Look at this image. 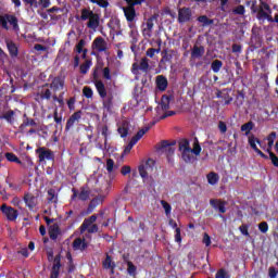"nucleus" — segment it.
Returning <instances> with one entry per match:
<instances>
[{
  "label": "nucleus",
  "instance_id": "13",
  "mask_svg": "<svg viewBox=\"0 0 278 278\" xmlns=\"http://www.w3.org/2000/svg\"><path fill=\"white\" fill-rule=\"evenodd\" d=\"M102 266L106 270H111V274L114 275V268H116V264L112 261V257H110V255H108L106 258L103 261Z\"/></svg>",
  "mask_w": 278,
  "mask_h": 278
},
{
  "label": "nucleus",
  "instance_id": "32",
  "mask_svg": "<svg viewBox=\"0 0 278 278\" xmlns=\"http://www.w3.org/2000/svg\"><path fill=\"white\" fill-rule=\"evenodd\" d=\"M147 131H149V128H143L140 129L137 135L131 139V140H136V144L138 143V140H141V138L144 136V134H147Z\"/></svg>",
  "mask_w": 278,
  "mask_h": 278
},
{
  "label": "nucleus",
  "instance_id": "56",
  "mask_svg": "<svg viewBox=\"0 0 278 278\" xmlns=\"http://www.w3.org/2000/svg\"><path fill=\"white\" fill-rule=\"evenodd\" d=\"M131 173V167L124 166L122 167V175H129Z\"/></svg>",
  "mask_w": 278,
  "mask_h": 278
},
{
  "label": "nucleus",
  "instance_id": "35",
  "mask_svg": "<svg viewBox=\"0 0 278 278\" xmlns=\"http://www.w3.org/2000/svg\"><path fill=\"white\" fill-rule=\"evenodd\" d=\"M84 45H85L84 40H80L78 42V45L76 46V51H77V53L83 52V58H86V50H84Z\"/></svg>",
  "mask_w": 278,
  "mask_h": 278
},
{
  "label": "nucleus",
  "instance_id": "15",
  "mask_svg": "<svg viewBox=\"0 0 278 278\" xmlns=\"http://www.w3.org/2000/svg\"><path fill=\"white\" fill-rule=\"evenodd\" d=\"M64 88V80L62 78H54L51 84V90L58 92V90H62Z\"/></svg>",
  "mask_w": 278,
  "mask_h": 278
},
{
  "label": "nucleus",
  "instance_id": "16",
  "mask_svg": "<svg viewBox=\"0 0 278 278\" xmlns=\"http://www.w3.org/2000/svg\"><path fill=\"white\" fill-rule=\"evenodd\" d=\"M7 47L12 58H16V55H18V48L16 47V43L11 40H7Z\"/></svg>",
  "mask_w": 278,
  "mask_h": 278
},
{
  "label": "nucleus",
  "instance_id": "6",
  "mask_svg": "<svg viewBox=\"0 0 278 278\" xmlns=\"http://www.w3.org/2000/svg\"><path fill=\"white\" fill-rule=\"evenodd\" d=\"M97 222V216L92 215L90 218L85 219L83 227H81V231H85V229H87V231H89V233H94V231H97V225H94V223Z\"/></svg>",
  "mask_w": 278,
  "mask_h": 278
},
{
  "label": "nucleus",
  "instance_id": "34",
  "mask_svg": "<svg viewBox=\"0 0 278 278\" xmlns=\"http://www.w3.org/2000/svg\"><path fill=\"white\" fill-rule=\"evenodd\" d=\"M135 144H136V140H130V142L124 149L123 155H129V153H131V149H134Z\"/></svg>",
  "mask_w": 278,
  "mask_h": 278
},
{
  "label": "nucleus",
  "instance_id": "11",
  "mask_svg": "<svg viewBox=\"0 0 278 278\" xmlns=\"http://www.w3.org/2000/svg\"><path fill=\"white\" fill-rule=\"evenodd\" d=\"M190 16H192L190 9H181L178 13V21L180 23H186L187 21H190Z\"/></svg>",
  "mask_w": 278,
  "mask_h": 278
},
{
  "label": "nucleus",
  "instance_id": "59",
  "mask_svg": "<svg viewBox=\"0 0 278 278\" xmlns=\"http://www.w3.org/2000/svg\"><path fill=\"white\" fill-rule=\"evenodd\" d=\"M13 116H14V112H13V111H10V112H8V113L4 115V117L7 118V121H10V122H12Z\"/></svg>",
  "mask_w": 278,
  "mask_h": 278
},
{
  "label": "nucleus",
  "instance_id": "12",
  "mask_svg": "<svg viewBox=\"0 0 278 278\" xmlns=\"http://www.w3.org/2000/svg\"><path fill=\"white\" fill-rule=\"evenodd\" d=\"M25 203L29 210H34L36 205H38V199L31 194H26L25 195Z\"/></svg>",
  "mask_w": 278,
  "mask_h": 278
},
{
  "label": "nucleus",
  "instance_id": "46",
  "mask_svg": "<svg viewBox=\"0 0 278 278\" xmlns=\"http://www.w3.org/2000/svg\"><path fill=\"white\" fill-rule=\"evenodd\" d=\"M268 153H269V157H270L271 163L274 164V166L278 167V157H277V155H275V153H273V152H268Z\"/></svg>",
  "mask_w": 278,
  "mask_h": 278
},
{
  "label": "nucleus",
  "instance_id": "61",
  "mask_svg": "<svg viewBox=\"0 0 278 278\" xmlns=\"http://www.w3.org/2000/svg\"><path fill=\"white\" fill-rule=\"evenodd\" d=\"M34 49L35 51H46L47 48H45V46L41 45H35Z\"/></svg>",
  "mask_w": 278,
  "mask_h": 278
},
{
  "label": "nucleus",
  "instance_id": "39",
  "mask_svg": "<svg viewBox=\"0 0 278 278\" xmlns=\"http://www.w3.org/2000/svg\"><path fill=\"white\" fill-rule=\"evenodd\" d=\"M258 229L262 233H267L268 231V223L266 222H262L261 224H258Z\"/></svg>",
  "mask_w": 278,
  "mask_h": 278
},
{
  "label": "nucleus",
  "instance_id": "41",
  "mask_svg": "<svg viewBox=\"0 0 278 278\" xmlns=\"http://www.w3.org/2000/svg\"><path fill=\"white\" fill-rule=\"evenodd\" d=\"M175 242H178V244H181V229L176 228L175 230Z\"/></svg>",
  "mask_w": 278,
  "mask_h": 278
},
{
  "label": "nucleus",
  "instance_id": "4",
  "mask_svg": "<svg viewBox=\"0 0 278 278\" xmlns=\"http://www.w3.org/2000/svg\"><path fill=\"white\" fill-rule=\"evenodd\" d=\"M248 144L251 147V149H253L256 155H260V157H263L264 160H266V154H264V152H262V150L257 148V144L258 147H261V149H264V150H266V147L262 144V141H260V139L255 137V135H250L248 137Z\"/></svg>",
  "mask_w": 278,
  "mask_h": 278
},
{
  "label": "nucleus",
  "instance_id": "38",
  "mask_svg": "<svg viewBox=\"0 0 278 278\" xmlns=\"http://www.w3.org/2000/svg\"><path fill=\"white\" fill-rule=\"evenodd\" d=\"M239 231H241L242 236H245V238H249V226L248 225H241L239 227Z\"/></svg>",
  "mask_w": 278,
  "mask_h": 278
},
{
  "label": "nucleus",
  "instance_id": "33",
  "mask_svg": "<svg viewBox=\"0 0 278 278\" xmlns=\"http://www.w3.org/2000/svg\"><path fill=\"white\" fill-rule=\"evenodd\" d=\"M90 66H92V61H86L83 65H80V73H88V71H90Z\"/></svg>",
  "mask_w": 278,
  "mask_h": 278
},
{
  "label": "nucleus",
  "instance_id": "58",
  "mask_svg": "<svg viewBox=\"0 0 278 278\" xmlns=\"http://www.w3.org/2000/svg\"><path fill=\"white\" fill-rule=\"evenodd\" d=\"M156 51H157V50H155V49H153V48L148 49V51H147L148 58H153V55H155V52H156Z\"/></svg>",
  "mask_w": 278,
  "mask_h": 278
},
{
  "label": "nucleus",
  "instance_id": "25",
  "mask_svg": "<svg viewBox=\"0 0 278 278\" xmlns=\"http://www.w3.org/2000/svg\"><path fill=\"white\" fill-rule=\"evenodd\" d=\"M138 68H140V71H147V68H149V61L147 59H142L139 66L136 63L132 65L134 71H138Z\"/></svg>",
  "mask_w": 278,
  "mask_h": 278
},
{
  "label": "nucleus",
  "instance_id": "43",
  "mask_svg": "<svg viewBox=\"0 0 278 278\" xmlns=\"http://www.w3.org/2000/svg\"><path fill=\"white\" fill-rule=\"evenodd\" d=\"M91 3H97L100 8H108V1L105 0H90Z\"/></svg>",
  "mask_w": 278,
  "mask_h": 278
},
{
  "label": "nucleus",
  "instance_id": "19",
  "mask_svg": "<svg viewBox=\"0 0 278 278\" xmlns=\"http://www.w3.org/2000/svg\"><path fill=\"white\" fill-rule=\"evenodd\" d=\"M206 179H207V182L210 184V186H216V184H218L220 177L218 176V174L211 172L210 174H207Z\"/></svg>",
  "mask_w": 278,
  "mask_h": 278
},
{
  "label": "nucleus",
  "instance_id": "14",
  "mask_svg": "<svg viewBox=\"0 0 278 278\" xmlns=\"http://www.w3.org/2000/svg\"><path fill=\"white\" fill-rule=\"evenodd\" d=\"M37 153L39 154V161L40 162H45V160H51V157H52L51 151H49L45 148L38 149Z\"/></svg>",
  "mask_w": 278,
  "mask_h": 278
},
{
  "label": "nucleus",
  "instance_id": "53",
  "mask_svg": "<svg viewBox=\"0 0 278 278\" xmlns=\"http://www.w3.org/2000/svg\"><path fill=\"white\" fill-rule=\"evenodd\" d=\"M235 14H244V7L239 5L233 10Z\"/></svg>",
  "mask_w": 278,
  "mask_h": 278
},
{
  "label": "nucleus",
  "instance_id": "20",
  "mask_svg": "<svg viewBox=\"0 0 278 278\" xmlns=\"http://www.w3.org/2000/svg\"><path fill=\"white\" fill-rule=\"evenodd\" d=\"M156 86L159 90H166V88H168V80H166L164 76H157Z\"/></svg>",
  "mask_w": 278,
  "mask_h": 278
},
{
  "label": "nucleus",
  "instance_id": "36",
  "mask_svg": "<svg viewBox=\"0 0 278 278\" xmlns=\"http://www.w3.org/2000/svg\"><path fill=\"white\" fill-rule=\"evenodd\" d=\"M81 118V113H75L72 115V117L68 119L67 125H74L75 121H79Z\"/></svg>",
  "mask_w": 278,
  "mask_h": 278
},
{
  "label": "nucleus",
  "instance_id": "3",
  "mask_svg": "<svg viewBox=\"0 0 278 278\" xmlns=\"http://www.w3.org/2000/svg\"><path fill=\"white\" fill-rule=\"evenodd\" d=\"M0 25H2L3 29L18 31V20L14 15H0Z\"/></svg>",
  "mask_w": 278,
  "mask_h": 278
},
{
  "label": "nucleus",
  "instance_id": "40",
  "mask_svg": "<svg viewBox=\"0 0 278 278\" xmlns=\"http://www.w3.org/2000/svg\"><path fill=\"white\" fill-rule=\"evenodd\" d=\"M216 278H229V273H227L225 269H219L216 273Z\"/></svg>",
  "mask_w": 278,
  "mask_h": 278
},
{
  "label": "nucleus",
  "instance_id": "21",
  "mask_svg": "<svg viewBox=\"0 0 278 278\" xmlns=\"http://www.w3.org/2000/svg\"><path fill=\"white\" fill-rule=\"evenodd\" d=\"M49 233L52 240L58 239V236H60V227L58 226V224H53L50 226Z\"/></svg>",
  "mask_w": 278,
  "mask_h": 278
},
{
  "label": "nucleus",
  "instance_id": "10",
  "mask_svg": "<svg viewBox=\"0 0 278 278\" xmlns=\"http://www.w3.org/2000/svg\"><path fill=\"white\" fill-rule=\"evenodd\" d=\"M139 173L142 179H147V177L150 176L151 173H153V167L151 166V163L148 162L144 166L140 167Z\"/></svg>",
  "mask_w": 278,
  "mask_h": 278
},
{
  "label": "nucleus",
  "instance_id": "17",
  "mask_svg": "<svg viewBox=\"0 0 278 278\" xmlns=\"http://www.w3.org/2000/svg\"><path fill=\"white\" fill-rule=\"evenodd\" d=\"M277 138V134L276 132H271L266 137L267 140V149H265L267 151V153H270L273 151V144H275V139Z\"/></svg>",
  "mask_w": 278,
  "mask_h": 278
},
{
  "label": "nucleus",
  "instance_id": "45",
  "mask_svg": "<svg viewBox=\"0 0 278 278\" xmlns=\"http://www.w3.org/2000/svg\"><path fill=\"white\" fill-rule=\"evenodd\" d=\"M198 21H199V23H202V25H210V23H211L210 20L207 18V16H205V15L198 17Z\"/></svg>",
  "mask_w": 278,
  "mask_h": 278
},
{
  "label": "nucleus",
  "instance_id": "29",
  "mask_svg": "<svg viewBox=\"0 0 278 278\" xmlns=\"http://www.w3.org/2000/svg\"><path fill=\"white\" fill-rule=\"evenodd\" d=\"M161 205L165 212V215L170 216V212H173V206H170V204H168V202L164 200L161 201Z\"/></svg>",
  "mask_w": 278,
  "mask_h": 278
},
{
  "label": "nucleus",
  "instance_id": "2",
  "mask_svg": "<svg viewBox=\"0 0 278 278\" xmlns=\"http://www.w3.org/2000/svg\"><path fill=\"white\" fill-rule=\"evenodd\" d=\"M80 18L83 21H88L87 27H89L90 29H97V27H99V14L88 9L81 11Z\"/></svg>",
  "mask_w": 278,
  "mask_h": 278
},
{
  "label": "nucleus",
  "instance_id": "5",
  "mask_svg": "<svg viewBox=\"0 0 278 278\" xmlns=\"http://www.w3.org/2000/svg\"><path fill=\"white\" fill-rule=\"evenodd\" d=\"M170 108V99L164 96L161 100V103L156 108V112L161 115V118H166L167 116H173V112H166Z\"/></svg>",
  "mask_w": 278,
  "mask_h": 278
},
{
  "label": "nucleus",
  "instance_id": "44",
  "mask_svg": "<svg viewBox=\"0 0 278 278\" xmlns=\"http://www.w3.org/2000/svg\"><path fill=\"white\" fill-rule=\"evenodd\" d=\"M84 96L87 97V99L92 98V89H90L89 87H85L83 89Z\"/></svg>",
  "mask_w": 278,
  "mask_h": 278
},
{
  "label": "nucleus",
  "instance_id": "9",
  "mask_svg": "<svg viewBox=\"0 0 278 278\" xmlns=\"http://www.w3.org/2000/svg\"><path fill=\"white\" fill-rule=\"evenodd\" d=\"M210 203H211L212 207H214L220 214H225V212H227V208H225V202L224 201L211 200Z\"/></svg>",
  "mask_w": 278,
  "mask_h": 278
},
{
  "label": "nucleus",
  "instance_id": "24",
  "mask_svg": "<svg viewBox=\"0 0 278 278\" xmlns=\"http://www.w3.org/2000/svg\"><path fill=\"white\" fill-rule=\"evenodd\" d=\"M96 88L100 97H102V99H104V97H108V92L105 91V85H103V81L101 80L96 81Z\"/></svg>",
  "mask_w": 278,
  "mask_h": 278
},
{
  "label": "nucleus",
  "instance_id": "55",
  "mask_svg": "<svg viewBox=\"0 0 278 278\" xmlns=\"http://www.w3.org/2000/svg\"><path fill=\"white\" fill-rule=\"evenodd\" d=\"M103 77H104L105 79H112V76L110 75V68L105 67V68L103 70Z\"/></svg>",
  "mask_w": 278,
  "mask_h": 278
},
{
  "label": "nucleus",
  "instance_id": "30",
  "mask_svg": "<svg viewBox=\"0 0 278 278\" xmlns=\"http://www.w3.org/2000/svg\"><path fill=\"white\" fill-rule=\"evenodd\" d=\"M211 68L214 73H218L220 68H223V62L218 60L214 61L211 65Z\"/></svg>",
  "mask_w": 278,
  "mask_h": 278
},
{
  "label": "nucleus",
  "instance_id": "62",
  "mask_svg": "<svg viewBox=\"0 0 278 278\" xmlns=\"http://www.w3.org/2000/svg\"><path fill=\"white\" fill-rule=\"evenodd\" d=\"M169 226H172L173 229H175V231L178 229L177 228V222L174 219H169Z\"/></svg>",
  "mask_w": 278,
  "mask_h": 278
},
{
  "label": "nucleus",
  "instance_id": "28",
  "mask_svg": "<svg viewBox=\"0 0 278 278\" xmlns=\"http://www.w3.org/2000/svg\"><path fill=\"white\" fill-rule=\"evenodd\" d=\"M75 251H84L86 249V242L81 239H76L73 243Z\"/></svg>",
  "mask_w": 278,
  "mask_h": 278
},
{
  "label": "nucleus",
  "instance_id": "63",
  "mask_svg": "<svg viewBox=\"0 0 278 278\" xmlns=\"http://www.w3.org/2000/svg\"><path fill=\"white\" fill-rule=\"evenodd\" d=\"M241 50H242V48H241L240 46H238V45H235V46L232 47L233 53H240Z\"/></svg>",
  "mask_w": 278,
  "mask_h": 278
},
{
  "label": "nucleus",
  "instance_id": "48",
  "mask_svg": "<svg viewBox=\"0 0 278 278\" xmlns=\"http://www.w3.org/2000/svg\"><path fill=\"white\" fill-rule=\"evenodd\" d=\"M30 8H38V0H24Z\"/></svg>",
  "mask_w": 278,
  "mask_h": 278
},
{
  "label": "nucleus",
  "instance_id": "64",
  "mask_svg": "<svg viewBox=\"0 0 278 278\" xmlns=\"http://www.w3.org/2000/svg\"><path fill=\"white\" fill-rule=\"evenodd\" d=\"M20 253L24 256V257H29V252L27 251V249H22L20 251Z\"/></svg>",
  "mask_w": 278,
  "mask_h": 278
},
{
  "label": "nucleus",
  "instance_id": "18",
  "mask_svg": "<svg viewBox=\"0 0 278 278\" xmlns=\"http://www.w3.org/2000/svg\"><path fill=\"white\" fill-rule=\"evenodd\" d=\"M124 13H125L127 21H134V18H136V10L134 9V5L124 8Z\"/></svg>",
  "mask_w": 278,
  "mask_h": 278
},
{
  "label": "nucleus",
  "instance_id": "42",
  "mask_svg": "<svg viewBox=\"0 0 278 278\" xmlns=\"http://www.w3.org/2000/svg\"><path fill=\"white\" fill-rule=\"evenodd\" d=\"M106 170L109 173H112L114 170V161L112 159H109L106 161Z\"/></svg>",
  "mask_w": 278,
  "mask_h": 278
},
{
  "label": "nucleus",
  "instance_id": "49",
  "mask_svg": "<svg viewBox=\"0 0 278 278\" xmlns=\"http://www.w3.org/2000/svg\"><path fill=\"white\" fill-rule=\"evenodd\" d=\"M51 97V91L49 89H43L41 92V99H49Z\"/></svg>",
  "mask_w": 278,
  "mask_h": 278
},
{
  "label": "nucleus",
  "instance_id": "57",
  "mask_svg": "<svg viewBox=\"0 0 278 278\" xmlns=\"http://www.w3.org/2000/svg\"><path fill=\"white\" fill-rule=\"evenodd\" d=\"M153 29V21H148L146 25V31H152Z\"/></svg>",
  "mask_w": 278,
  "mask_h": 278
},
{
  "label": "nucleus",
  "instance_id": "27",
  "mask_svg": "<svg viewBox=\"0 0 278 278\" xmlns=\"http://www.w3.org/2000/svg\"><path fill=\"white\" fill-rule=\"evenodd\" d=\"M203 53H205V48L195 46L191 52V55L192 58H201Z\"/></svg>",
  "mask_w": 278,
  "mask_h": 278
},
{
  "label": "nucleus",
  "instance_id": "22",
  "mask_svg": "<svg viewBox=\"0 0 278 278\" xmlns=\"http://www.w3.org/2000/svg\"><path fill=\"white\" fill-rule=\"evenodd\" d=\"M4 156L7 157L8 162H14L15 164H20V166H25V164H23V162H21V160H18V156H16L12 152H7L4 154Z\"/></svg>",
  "mask_w": 278,
  "mask_h": 278
},
{
  "label": "nucleus",
  "instance_id": "60",
  "mask_svg": "<svg viewBox=\"0 0 278 278\" xmlns=\"http://www.w3.org/2000/svg\"><path fill=\"white\" fill-rule=\"evenodd\" d=\"M40 5L42 8H49V5H51V2L49 0H40Z\"/></svg>",
  "mask_w": 278,
  "mask_h": 278
},
{
  "label": "nucleus",
  "instance_id": "37",
  "mask_svg": "<svg viewBox=\"0 0 278 278\" xmlns=\"http://www.w3.org/2000/svg\"><path fill=\"white\" fill-rule=\"evenodd\" d=\"M88 197H90V192H88V190H86V189H83L78 193V199H80V201H86V199H88Z\"/></svg>",
  "mask_w": 278,
  "mask_h": 278
},
{
  "label": "nucleus",
  "instance_id": "47",
  "mask_svg": "<svg viewBox=\"0 0 278 278\" xmlns=\"http://www.w3.org/2000/svg\"><path fill=\"white\" fill-rule=\"evenodd\" d=\"M203 244H205V247H210L212 244V239L207 233H205L203 237Z\"/></svg>",
  "mask_w": 278,
  "mask_h": 278
},
{
  "label": "nucleus",
  "instance_id": "31",
  "mask_svg": "<svg viewBox=\"0 0 278 278\" xmlns=\"http://www.w3.org/2000/svg\"><path fill=\"white\" fill-rule=\"evenodd\" d=\"M258 16H260V18L273 22V17H270V11L261 10L260 13H258Z\"/></svg>",
  "mask_w": 278,
  "mask_h": 278
},
{
  "label": "nucleus",
  "instance_id": "26",
  "mask_svg": "<svg viewBox=\"0 0 278 278\" xmlns=\"http://www.w3.org/2000/svg\"><path fill=\"white\" fill-rule=\"evenodd\" d=\"M253 127H255V124H253V122H248L241 126V131H244L245 136H249L253 130Z\"/></svg>",
  "mask_w": 278,
  "mask_h": 278
},
{
  "label": "nucleus",
  "instance_id": "51",
  "mask_svg": "<svg viewBox=\"0 0 278 278\" xmlns=\"http://www.w3.org/2000/svg\"><path fill=\"white\" fill-rule=\"evenodd\" d=\"M218 129L222 131V134H225L227 131V125L224 122H220L218 124Z\"/></svg>",
  "mask_w": 278,
  "mask_h": 278
},
{
  "label": "nucleus",
  "instance_id": "7",
  "mask_svg": "<svg viewBox=\"0 0 278 278\" xmlns=\"http://www.w3.org/2000/svg\"><path fill=\"white\" fill-rule=\"evenodd\" d=\"M1 212L7 216L8 220H16V218H18V212H16L12 206L2 204Z\"/></svg>",
  "mask_w": 278,
  "mask_h": 278
},
{
  "label": "nucleus",
  "instance_id": "52",
  "mask_svg": "<svg viewBox=\"0 0 278 278\" xmlns=\"http://www.w3.org/2000/svg\"><path fill=\"white\" fill-rule=\"evenodd\" d=\"M118 134L121 135L122 138H125L127 136V128L126 127H119L118 128Z\"/></svg>",
  "mask_w": 278,
  "mask_h": 278
},
{
  "label": "nucleus",
  "instance_id": "23",
  "mask_svg": "<svg viewBox=\"0 0 278 278\" xmlns=\"http://www.w3.org/2000/svg\"><path fill=\"white\" fill-rule=\"evenodd\" d=\"M60 258H55L54 260V265L52 267V271H51V276L50 278H58V276L60 275Z\"/></svg>",
  "mask_w": 278,
  "mask_h": 278
},
{
  "label": "nucleus",
  "instance_id": "8",
  "mask_svg": "<svg viewBox=\"0 0 278 278\" xmlns=\"http://www.w3.org/2000/svg\"><path fill=\"white\" fill-rule=\"evenodd\" d=\"M92 49L98 52L108 51V42L103 38L98 37L92 42Z\"/></svg>",
  "mask_w": 278,
  "mask_h": 278
},
{
  "label": "nucleus",
  "instance_id": "1",
  "mask_svg": "<svg viewBox=\"0 0 278 278\" xmlns=\"http://www.w3.org/2000/svg\"><path fill=\"white\" fill-rule=\"evenodd\" d=\"M179 151L185 162H192L194 155H201V146L199 141L193 142V148H190V142L184 141L179 144Z\"/></svg>",
  "mask_w": 278,
  "mask_h": 278
},
{
  "label": "nucleus",
  "instance_id": "54",
  "mask_svg": "<svg viewBox=\"0 0 278 278\" xmlns=\"http://www.w3.org/2000/svg\"><path fill=\"white\" fill-rule=\"evenodd\" d=\"M277 275H278L277 269H275L274 267H270L269 268V277L277 278Z\"/></svg>",
  "mask_w": 278,
  "mask_h": 278
},
{
  "label": "nucleus",
  "instance_id": "50",
  "mask_svg": "<svg viewBox=\"0 0 278 278\" xmlns=\"http://www.w3.org/2000/svg\"><path fill=\"white\" fill-rule=\"evenodd\" d=\"M127 270L130 275H136V266L134 264L128 263V269Z\"/></svg>",
  "mask_w": 278,
  "mask_h": 278
}]
</instances>
